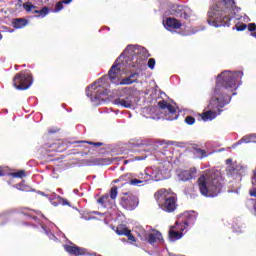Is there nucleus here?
I'll return each instance as SVG.
<instances>
[{"label":"nucleus","mask_w":256,"mask_h":256,"mask_svg":"<svg viewBox=\"0 0 256 256\" xmlns=\"http://www.w3.org/2000/svg\"><path fill=\"white\" fill-rule=\"evenodd\" d=\"M151 95L152 99H157L159 97V89H157V86L152 88L151 90H146V95Z\"/></svg>","instance_id":"nucleus-30"},{"label":"nucleus","mask_w":256,"mask_h":256,"mask_svg":"<svg viewBox=\"0 0 256 256\" xmlns=\"http://www.w3.org/2000/svg\"><path fill=\"white\" fill-rule=\"evenodd\" d=\"M62 205H69V201L63 199V200H62Z\"/></svg>","instance_id":"nucleus-49"},{"label":"nucleus","mask_w":256,"mask_h":256,"mask_svg":"<svg viewBox=\"0 0 256 256\" xmlns=\"http://www.w3.org/2000/svg\"><path fill=\"white\" fill-rule=\"evenodd\" d=\"M105 81H107V76L100 78L86 88V95L87 97H90V100L94 105H99L101 101H105L103 98L109 95V90L105 88L107 87Z\"/></svg>","instance_id":"nucleus-6"},{"label":"nucleus","mask_w":256,"mask_h":256,"mask_svg":"<svg viewBox=\"0 0 256 256\" xmlns=\"http://www.w3.org/2000/svg\"><path fill=\"white\" fill-rule=\"evenodd\" d=\"M120 205L127 211H133L139 205V198L132 194H124L120 199Z\"/></svg>","instance_id":"nucleus-10"},{"label":"nucleus","mask_w":256,"mask_h":256,"mask_svg":"<svg viewBox=\"0 0 256 256\" xmlns=\"http://www.w3.org/2000/svg\"><path fill=\"white\" fill-rule=\"evenodd\" d=\"M248 31L253 33V31H256V24L255 23H250L248 24Z\"/></svg>","instance_id":"nucleus-42"},{"label":"nucleus","mask_w":256,"mask_h":256,"mask_svg":"<svg viewBox=\"0 0 256 256\" xmlns=\"http://www.w3.org/2000/svg\"><path fill=\"white\" fill-rule=\"evenodd\" d=\"M170 145H177V142H171Z\"/></svg>","instance_id":"nucleus-53"},{"label":"nucleus","mask_w":256,"mask_h":256,"mask_svg":"<svg viewBox=\"0 0 256 256\" xmlns=\"http://www.w3.org/2000/svg\"><path fill=\"white\" fill-rule=\"evenodd\" d=\"M34 13L38 14V17H47L49 15V8L45 6L41 10H34Z\"/></svg>","instance_id":"nucleus-29"},{"label":"nucleus","mask_w":256,"mask_h":256,"mask_svg":"<svg viewBox=\"0 0 256 256\" xmlns=\"http://www.w3.org/2000/svg\"><path fill=\"white\" fill-rule=\"evenodd\" d=\"M226 165H228V167H229V165H233V160L231 158L227 159Z\"/></svg>","instance_id":"nucleus-46"},{"label":"nucleus","mask_w":256,"mask_h":256,"mask_svg":"<svg viewBox=\"0 0 256 256\" xmlns=\"http://www.w3.org/2000/svg\"><path fill=\"white\" fill-rule=\"evenodd\" d=\"M45 235H47V237H49V239H51L52 241H57V236H55V234L51 233L46 226L41 225Z\"/></svg>","instance_id":"nucleus-31"},{"label":"nucleus","mask_w":256,"mask_h":256,"mask_svg":"<svg viewBox=\"0 0 256 256\" xmlns=\"http://www.w3.org/2000/svg\"><path fill=\"white\" fill-rule=\"evenodd\" d=\"M153 113H157V107L155 106L145 107L142 109V115H144L146 119H155V117H153Z\"/></svg>","instance_id":"nucleus-24"},{"label":"nucleus","mask_w":256,"mask_h":256,"mask_svg":"<svg viewBox=\"0 0 256 256\" xmlns=\"http://www.w3.org/2000/svg\"><path fill=\"white\" fill-rule=\"evenodd\" d=\"M28 23L29 21H27L25 18H15L12 21L14 29H23V27H27Z\"/></svg>","instance_id":"nucleus-23"},{"label":"nucleus","mask_w":256,"mask_h":256,"mask_svg":"<svg viewBox=\"0 0 256 256\" xmlns=\"http://www.w3.org/2000/svg\"><path fill=\"white\" fill-rule=\"evenodd\" d=\"M132 145L134 147H141L142 149L140 150H135L138 151V153H145L142 154L141 156H135V161H144V159H147V157H149V151H151V149H153V147H149L148 149L146 148V146L141 143V142H133Z\"/></svg>","instance_id":"nucleus-15"},{"label":"nucleus","mask_w":256,"mask_h":256,"mask_svg":"<svg viewBox=\"0 0 256 256\" xmlns=\"http://www.w3.org/2000/svg\"><path fill=\"white\" fill-rule=\"evenodd\" d=\"M126 237H128L129 241H132V243H135V236H133V234H131V230H129L126 234Z\"/></svg>","instance_id":"nucleus-41"},{"label":"nucleus","mask_w":256,"mask_h":256,"mask_svg":"<svg viewBox=\"0 0 256 256\" xmlns=\"http://www.w3.org/2000/svg\"><path fill=\"white\" fill-rule=\"evenodd\" d=\"M171 13L175 17H180V19H189V17H191V8L187 6L173 5Z\"/></svg>","instance_id":"nucleus-12"},{"label":"nucleus","mask_w":256,"mask_h":256,"mask_svg":"<svg viewBox=\"0 0 256 256\" xmlns=\"http://www.w3.org/2000/svg\"><path fill=\"white\" fill-rule=\"evenodd\" d=\"M234 232L235 233H243V228L237 230V228L234 227Z\"/></svg>","instance_id":"nucleus-47"},{"label":"nucleus","mask_w":256,"mask_h":256,"mask_svg":"<svg viewBox=\"0 0 256 256\" xmlns=\"http://www.w3.org/2000/svg\"><path fill=\"white\" fill-rule=\"evenodd\" d=\"M148 67H149V69H155V60H154V58H150L148 60Z\"/></svg>","instance_id":"nucleus-40"},{"label":"nucleus","mask_w":256,"mask_h":256,"mask_svg":"<svg viewBox=\"0 0 256 256\" xmlns=\"http://www.w3.org/2000/svg\"><path fill=\"white\" fill-rule=\"evenodd\" d=\"M22 7L27 11V13H31V11L35 13V11H37V6L33 5L31 2L24 3Z\"/></svg>","instance_id":"nucleus-28"},{"label":"nucleus","mask_w":256,"mask_h":256,"mask_svg":"<svg viewBox=\"0 0 256 256\" xmlns=\"http://www.w3.org/2000/svg\"><path fill=\"white\" fill-rule=\"evenodd\" d=\"M251 213H252V215H254L256 217V208L255 207L251 210Z\"/></svg>","instance_id":"nucleus-50"},{"label":"nucleus","mask_w":256,"mask_h":256,"mask_svg":"<svg viewBox=\"0 0 256 256\" xmlns=\"http://www.w3.org/2000/svg\"><path fill=\"white\" fill-rule=\"evenodd\" d=\"M183 235H185V233L177 232L176 230H173L171 228L169 229V232H168L169 241H172V242L179 241V239H183Z\"/></svg>","instance_id":"nucleus-21"},{"label":"nucleus","mask_w":256,"mask_h":256,"mask_svg":"<svg viewBox=\"0 0 256 256\" xmlns=\"http://www.w3.org/2000/svg\"><path fill=\"white\" fill-rule=\"evenodd\" d=\"M232 95H237V93H236V92H234Z\"/></svg>","instance_id":"nucleus-57"},{"label":"nucleus","mask_w":256,"mask_h":256,"mask_svg":"<svg viewBox=\"0 0 256 256\" xmlns=\"http://www.w3.org/2000/svg\"><path fill=\"white\" fill-rule=\"evenodd\" d=\"M116 233H117V235H127V233H129V229L119 227L116 229Z\"/></svg>","instance_id":"nucleus-36"},{"label":"nucleus","mask_w":256,"mask_h":256,"mask_svg":"<svg viewBox=\"0 0 256 256\" xmlns=\"http://www.w3.org/2000/svg\"><path fill=\"white\" fill-rule=\"evenodd\" d=\"M7 219V214L0 215V225H3V223H5L4 221H7Z\"/></svg>","instance_id":"nucleus-43"},{"label":"nucleus","mask_w":256,"mask_h":256,"mask_svg":"<svg viewBox=\"0 0 256 256\" xmlns=\"http://www.w3.org/2000/svg\"><path fill=\"white\" fill-rule=\"evenodd\" d=\"M0 177H5V172L3 170H0Z\"/></svg>","instance_id":"nucleus-51"},{"label":"nucleus","mask_w":256,"mask_h":256,"mask_svg":"<svg viewBox=\"0 0 256 256\" xmlns=\"http://www.w3.org/2000/svg\"><path fill=\"white\" fill-rule=\"evenodd\" d=\"M114 105L118 107H124L125 109H131L133 107V95L126 94L124 96H120L113 101Z\"/></svg>","instance_id":"nucleus-13"},{"label":"nucleus","mask_w":256,"mask_h":256,"mask_svg":"<svg viewBox=\"0 0 256 256\" xmlns=\"http://www.w3.org/2000/svg\"><path fill=\"white\" fill-rule=\"evenodd\" d=\"M97 202L99 203V205L103 206L105 209H107V207H111V205L115 203V201L111 199V196H109V194L103 195L97 200Z\"/></svg>","instance_id":"nucleus-20"},{"label":"nucleus","mask_w":256,"mask_h":256,"mask_svg":"<svg viewBox=\"0 0 256 256\" xmlns=\"http://www.w3.org/2000/svg\"><path fill=\"white\" fill-rule=\"evenodd\" d=\"M240 12L241 8L235 5V0H218L208 11L207 23L216 28L230 27L231 17L249 23L251 19L245 14L239 15Z\"/></svg>","instance_id":"nucleus-3"},{"label":"nucleus","mask_w":256,"mask_h":256,"mask_svg":"<svg viewBox=\"0 0 256 256\" xmlns=\"http://www.w3.org/2000/svg\"><path fill=\"white\" fill-rule=\"evenodd\" d=\"M62 9H63V2L62 1L57 2L53 10V13H59V11H62Z\"/></svg>","instance_id":"nucleus-37"},{"label":"nucleus","mask_w":256,"mask_h":256,"mask_svg":"<svg viewBox=\"0 0 256 256\" xmlns=\"http://www.w3.org/2000/svg\"><path fill=\"white\" fill-rule=\"evenodd\" d=\"M243 78V72L231 70H225L221 72L216 79V87L214 90V96L208 106V111L203 113V121H213L217 115H221L223 107L231 103V95L233 91H237L241 85V79Z\"/></svg>","instance_id":"nucleus-1"},{"label":"nucleus","mask_w":256,"mask_h":256,"mask_svg":"<svg viewBox=\"0 0 256 256\" xmlns=\"http://www.w3.org/2000/svg\"><path fill=\"white\" fill-rule=\"evenodd\" d=\"M61 2H62V5H63V4H64V5H69V3H72L73 0H62Z\"/></svg>","instance_id":"nucleus-44"},{"label":"nucleus","mask_w":256,"mask_h":256,"mask_svg":"<svg viewBox=\"0 0 256 256\" xmlns=\"http://www.w3.org/2000/svg\"><path fill=\"white\" fill-rule=\"evenodd\" d=\"M235 29H236V31H245V29H247V24H245V23H237L235 25V27H233V30H235Z\"/></svg>","instance_id":"nucleus-35"},{"label":"nucleus","mask_w":256,"mask_h":256,"mask_svg":"<svg viewBox=\"0 0 256 256\" xmlns=\"http://www.w3.org/2000/svg\"><path fill=\"white\" fill-rule=\"evenodd\" d=\"M185 123H187V125H194L195 124V118H193L192 116H187L185 118Z\"/></svg>","instance_id":"nucleus-38"},{"label":"nucleus","mask_w":256,"mask_h":256,"mask_svg":"<svg viewBox=\"0 0 256 256\" xmlns=\"http://www.w3.org/2000/svg\"><path fill=\"white\" fill-rule=\"evenodd\" d=\"M18 191H29V186L25 185V182H21L14 186Z\"/></svg>","instance_id":"nucleus-34"},{"label":"nucleus","mask_w":256,"mask_h":256,"mask_svg":"<svg viewBox=\"0 0 256 256\" xmlns=\"http://www.w3.org/2000/svg\"><path fill=\"white\" fill-rule=\"evenodd\" d=\"M43 219H45V215L42 214Z\"/></svg>","instance_id":"nucleus-58"},{"label":"nucleus","mask_w":256,"mask_h":256,"mask_svg":"<svg viewBox=\"0 0 256 256\" xmlns=\"http://www.w3.org/2000/svg\"><path fill=\"white\" fill-rule=\"evenodd\" d=\"M163 25L167 31H172L173 29H179L181 27V22L175 18H167L163 21Z\"/></svg>","instance_id":"nucleus-19"},{"label":"nucleus","mask_w":256,"mask_h":256,"mask_svg":"<svg viewBox=\"0 0 256 256\" xmlns=\"http://www.w3.org/2000/svg\"><path fill=\"white\" fill-rule=\"evenodd\" d=\"M11 177H14L16 179H23L25 177V171L19 170L18 172L10 173Z\"/></svg>","instance_id":"nucleus-33"},{"label":"nucleus","mask_w":256,"mask_h":256,"mask_svg":"<svg viewBox=\"0 0 256 256\" xmlns=\"http://www.w3.org/2000/svg\"><path fill=\"white\" fill-rule=\"evenodd\" d=\"M147 243L152 245V247H157V245L163 243V235L161 232L154 230L150 232V235L148 236V240H146Z\"/></svg>","instance_id":"nucleus-16"},{"label":"nucleus","mask_w":256,"mask_h":256,"mask_svg":"<svg viewBox=\"0 0 256 256\" xmlns=\"http://www.w3.org/2000/svg\"><path fill=\"white\" fill-rule=\"evenodd\" d=\"M137 233L141 241H147L149 239V236L151 235V232H149V230H145L142 227L138 228Z\"/></svg>","instance_id":"nucleus-26"},{"label":"nucleus","mask_w":256,"mask_h":256,"mask_svg":"<svg viewBox=\"0 0 256 256\" xmlns=\"http://www.w3.org/2000/svg\"><path fill=\"white\" fill-rule=\"evenodd\" d=\"M178 218L183 221L186 227H191V225H194L195 221H197V213L195 211L184 212Z\"/></svg>","instance_id":"nucleus-14"},{"label":"nucleus","mask_w":256,"mask_h":256,"mask_svg":"<svg viewBox=\"0 0 256 256\" xmlns=\"http://www.w3.org/2000/svg\"><path fill=\"white\" fill-rule=\"evenodd\" d=\"M147 48L139 45H128L124 52L116 59L108 72V77L114 85H131L139 79V72H134L121 80V72L127 67L141 69L143 61L148 59Z\"/></svg>","instance_id":"nucleus-2"},{"label":"nucleus","mask_w":256,"mask_h":256,"mask_svg":"<svg viewBox=\"0 0 256 256\" xmlns=\"http://www.w3.org/2000/svg\"><path fill=\"white\" fill-rule=\"evenodd\" d=\"M195 173H197V170L195 168H191L190 170H181L178 172V179L180 181H191L195 177Z\"/></svg>","instance_id":"nucleus-18"},{"label":"nucleus","mask_w":256,"mask_h":256,"mask_svg":"<svg viewBox=\"0 0 256 256\" xmlns=\"http://www.w3.org/2000/svg\"><path fill=\"white\" fill-rule=\"evenodd\" d=\"M64 249L70 255L83 256L87 255V249L76 246L71 243V245H64Z\"/></svg>","instance_id":"nucleus-17"},{"label":"nucleus","mask_w":256,"mask_h":256,"mask_svg":"<svg viewBox=\"0 0 256 256\" xmlns=\"http://www.w3.org/2000/svg\"><path fill=\"white\" fill-rule=\"evenodd\" d=\"M242 143H256V134H248L242 137L241 140L235 144V147H237V145H242Z\"/></svg>","instance_id":"nucleus-25"},{"label":"nucleus","mask_w":256,"mask_h":256,"mask_svg":"<svg viewBox=\"0 0 256 256\" xmlns=\"http://www.w3.org/2000/svg\"><path fill=\"white\" fill-rule=\"evenodd\" d=\"M3 39V35L0 33V41Z\"/></svg>","instance_id":"nucleus-55"},{"label":"nucleus","mask_w":256,"mask_h":256,"mask_svg":"<svg viewBox=\"0 0 256 256\" xmlns=\"http://www.w3.org/2000/svg\"><path fill=\"white\" fill-rule=\"evenodd\" d=\"M77 143H88L89 145H94L95 147H101V145H103V143L101 142H87V141H79Z\"/></svg>","instance_id":"nucleus-39"},{"label":"nucleus","mask_w":256,"mask_h":256,"mask_svg":"<svg viewBox=\"0 0 256 256\" xmlns=\"http://www.w3.org/2000/svg\"><path fill=\"white\" fill-rule=\"evenodd\" d=\"M170 229L176 231L177 233H183V231L187 229V224H185L181 218H178L175 225L171 226Z\"/></svg>","instance_id":"nucleus-22"},{"label":"nucleus","mask_w":256,"mask_h":256,"mask_svg":"<svg viewBox=\"0 0 256 256\" xmlns=\"http://www.w3.org/2000/svg\"><path fill=\"white\" fill-rule=\"evenodd\" d=\"M198 187L203 197H217L223 189V180L219 173L206 171L198 178Z\"/></svg>","instance_id":"nucleus-4"},{"label":"nucleus","mask_w":256,"mask_h":256,"mask_svg":"<svg viewBox=\"0 0 256 256\" xmlns=\"http://www.w3.org/2000/svg\"><path fill=\"white\" fill-rule=\"evenodd\" d=\"M245 171L246 168L237 162H234L227 167L228 175L233 177V179H236V181H241V177L245 175Z\"/></svg>","instance_id":"nucleus-11"},{"label":"nucleus","mask_w":256,"mask_h":256,"mask_svg":"<svg viewBox=\"0 0 256 256\" xmlns=\"http://www.w3.org/2000/svg\"><path fill=\"white\" fill-rule=\"evenodd\" d=\"M163 181L169 179V163L165 162L158 167L147 168L145 173H139L136 178L130 180V185L134 187H143L147 181Z\"/></svg>","instance_id":"nucleus-5"},{"label":"nucleus","mask_w":256,"mask_h":256,"mask_svg":"<svg viewBox=\"0 0 256 256\" xmlns=\"http://www.w3.org/2000/svg\"><path fill=\"white\" fill-rule=\"evenodd\" d=\"M118 191H117V186H113L111 189H110V199L112 201H115L117 199V195H118Z\"/></svg>","instance_id":"nucleus-32"},{"label":"nucleus","mask_w":256,"mask_h":256,"mask_svg":"<svg viewBox=\"0 0 256 256\" xmlns=\"http://www.w3.org/2000/svg\"><path fill=\"white\" fill-rule=\"evenodd\" d=\"M39 195H42L43 197H45V192H41V191H38Z\"/></svg>","instance_id":"nucleus-52"},{"label":"nucleus","mask_w":256,"mask_h":256,"mask_svg":"<svg viewBox=\"0 0 256 256\" xmlns=\"http://www.w3.org/2000/svg\"><path fill=\"white\" fill-rule=\"evenodd\" d=\"M251 197H256V190L250 191Z\"/></svg>","instance_id":"nucleus-48"},{"label":"nucleus","mask_w":256,"mask_h":256,"mask_svg":"<svg viewBox=\"0 0 256 256\" xmlns=\"http://www.w3.org/2000/svg\"><path fill=\"white\" fill-rule=\"evenodd\" d=\"M13 85L15 89L19 91H25L33 85V76L29 72L17 73L13 79Z\"/></svg>","instance_id":"nucleus-8"},{"label":"nucleus","mask_w":256,"mask_h":256,"mask_svg":"<svg viewBox=\"0 0 256 256\" xmlns=\"http://www.w3.org/2000/svg\"><path fill=\"white\" fill-rule=\"evenodd\" d=\"M193 154L197 159H205L207 157V151L201 148H193Z\"/></svg>","instance_id":"nucleus-27"},{"label":"nucleus","mask_w":256,"mask_h":256,"mask_svg":"<svg viewBox=\"0 0 256 256\" xmlns=\"http://www.w3.org/2000/svg\"><path fill=\"white\" fill-rule=\"evenodd\" d=\"M32 219H34V221H37V217L36 216H33Z\"/></svg>","instance_id":"nucleus-54"},{"label":"nucleus","mask_w":256,"mask_h":256,"mask_svg":"<svg viewBox=\"0 0 256 256\" xmlns=\"http://www.w3.org/2000/svg\"><path fill=\"white\" fill-rule=\"evenodd\" d=\"M58 129L57 128H49L48 133H57Z\"/></svg>","instance_id":"nucleus-45"},{"label":"nucleus","mask_w":256,"mask_h":256,"mask_svg":"<svg viewBox=\"0 0 256 256\" xmlns=\"http://www.w3.org/2000/svg\"><path fill=\"white\" fill-rule=\"evenodd\" d=\"M158 107L160 109V113L164 114V119H166V121H175V119L179 117L177 108L167 103L165 100L158 102Z\"/></svg>","instance_id":"nucleus-9"},{"label":"nucleus","mask_w":256,"mask_h":256,"mask_svg":"<svg viewBox=\"0 0 256 256\" xmlns=\"http://www.w3.org/2000/svg\"><path fill=\"white\" fill-rule=\"evenodd\" d=\"M235 193H239V190H235Z\"/></svg>","instance_id":"nucleus-56"},{"label":"nucleus","mask_w":256,"mask_h":256,"mask_svg":"<svg viewBox=\"0 0 256 256\" xmlns=\"http://www.w3.org/2000/svg\"><path fill=\"white\" fill-rule=\"evenodd\" d=\"M154 197L163 211L173 213L177 209V200L169 190L161 189L155 193Z\"/></svg>","instance_id":"nucleus-7"}]
</instances>
